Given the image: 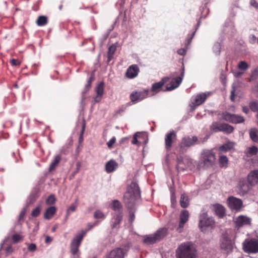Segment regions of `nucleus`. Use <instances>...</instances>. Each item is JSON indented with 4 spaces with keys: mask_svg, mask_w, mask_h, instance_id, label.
Instances as JSON below:
<instances>
[{
    "mask_svg": "<svg viewBox=\"0 0 258 258\" xmlns=\"http://www.w3.org/2000/svg\"><path fill=\"white\" fill-rule=\"evenodd\" d=\"M140 190L138 184L132 182L123 196V202L129 210H133L136 200L140 197Z\"/></svg>",
    "mask_w": 258,
    "mask_h": 258,
    "instance_id": "1",
    "label": "nucleus"
},
{
    "mask_svg": "<svg viewBox=\"0 0 258 258\" xmlns=\"http://www.w3.org/2000/svg\"><path fill=\"white\" fill-rule=\"evenodd\" d=\"M177 258H196L195 248L189 243L180 244L176 250Z\"/></svg>",
    "mask_w": 258,
    "mask_h": 258,
    "instance_id": "2",
    "label": "nucleus"
},
{
    "mask_svg": "<svg viewBox=\"0 0 258 258\" xmlns=\"http://www.w3.org/2000/svg\"><path fill=\"white\" fill-rule=\"evenodd\" d=\"M168 233V229L166 227L160 228L154 234L146 235L143 241L147 244H153L163 240Z\"/></svg>",
    "mask_w": 258,
    "mask_h": 258,
    "instance_id": "3",
    "label": "nucleus"
},
{
    "mask_svg": "<svg viewBox=\"0 0 258 258\" xmlns=\"http://www.w3.org/2000/svg\"><path fill=\"white\" fill-rule=\"evenodd\" d=\"M242 248L244 252L248 253L258 252V239L255 238H246L242 243Z\"/></svg>",
    "mask_w": 258,
    "mask_h": 258,
    "instance_id": "4",
    "label": "nucleus"
},
{
    "mask_svg": "<svg viewBox=\"0 0 258 258\" xmlns=\"http://www.w3.org/2000/svg\"><path fill=\"white\" fill-rule=\"evenodd\" d=\"M209 138L208 136H206L203 140L202 139L199 140L196 136L190 137L189 136H185L183 137L181 141L180 144V148L181 150L184 147H190L195 145L196 144H200L201 143H204Z\"/></svg>",
    "mask_w": 258,
    "mask_h": 258,
    "instance_id": "5",
    "label": "nucleus"
},
{
    "mask_svg": "<svg viewBox=\"0 0 258 258\" xmlns=\"http://www.w3.org/2000/svg\"><path fill=\"white\" fill-rule=\"evenodd\" d=\"M215 225V221L212 217H209L207 213L200 214L199 217V227L202 231H204L206 227L213 228Z\"/></svg>",
    "mask_w": 258,
    "mask_h": 258,
    "instance_id": "6",
    "label": "nucleus"
},
{
    "mask_svg": "<svg viewBox=\"0 0 258 258\" xmlns=\"http://www.w3.org/2000/svg\"><path fill=\"white\" fill-rule=\"evenodd\" d=\"M87 231H82L81 234L77 235L72 240L71 243V252L73 255H76L78 252L79 247Z\"/></svg>",
    "mask_w": 258,
    "mask_h": 258,
    "instance_id": "7",
    "label": "nucleus"
},
{
    "mask_svg": "<svg viewBox=\"0 0 258 258\" xmlns=\"http://www.w3.org/2000/svg\"><path fill=\"white\" fill-rule=\"evenodd\" d=\"M220 248L227 252H231L233 245L230 237L227 233L222 234L220 238Z\"/></svg>",
    "mask_w": 258,
    "mask_h": 258,
    "instance_id": "8",
    "label": "nucleus"
},
{
    "mask_svg": "<svg viewBox=\"0 0 258 258\" xmlns=\"http://www.w3.org/2000/svg\"><path fill=\"white\" fill-rule=\"evenodd\" d=\"M227 204L228 207L232 211L239 212L243 207V202L240 199L233 196H230L228 198Z\"/></svg>",
    "mask_w": 258,
    "mask_h": 258,
    "instance_id": "9",
    "label": "nucleus"
},
{
    "mask_svg": "<svg viewBox=\"0 0 258 258\" xmlns=\"http://www.w3.org/2000/svg\"><path fill=\"white\" fill-rule=\"evenodd\" d=\"M222 117L226 121L234 124L242 123L244 121V119L242 116L231 114L227 111L222 113Z\"/></svg>",
    "mask_w": 258,
    "mask_h": 258,
    "instance_id": "10",
    "label": "nucleus"
},
{
    "mask_svg": "<svg viewBox=\"0 0 258 258\" xmlns=\"http://www.w3.org/2000/svg\"><path fill=\"white\" fill-rule=\"evenodd\" d=\"M202 160L205 166L209 167L212 166L216 160L215 154L210 150H205L202 154Z\"/></svg>",
    "mask_w": 258,
    "mask_h": 258,
    "instance_id": "11",
    "label": "nucleus"
},
{
    "mask_svg": "<svg viewBox=\"0 0 258 258\" xmlns=\"http://www.w3.org/2000/svg\"><path fill=\"white\" fill-rule=\"evenodd\" d=\"M168 80V78H163L160 81L152 84L151 89L150 90V92L152 93L151 95H155L161 91L165 92L164 85Z\"/></svg>",
    "mask_w": 258,
    "mask_h": 258,
    "instance_id": "12",
    "label": "nucleus"
},
{
    "mask_svg": "<svg viewBox=\"0 0 258 258\" xmlns=\"http://www.w3.org/2000/svg\"><path fill=\"white\" fill-rule=\"evenodd\" d=\"M176 134L174 131H170L165 135V148L167 151L171 149L172 145L176 140Z\"/></svg>",
    "mask_w": 258,
    "mask_h": 258,
    "instance_id": "13",
    "label": "nucleus"
},
{
    "mask_svg": "<svg viewBox=\"0 0 258 258\" xmlns=\"http://www.w3.org/2000/svg\"><path fill=\"white\" fill-rule=\"evenodd\" d=\"M127 250L118 247L111 250L106 255V258H124L126 254Z\"/></svg>",
    "mask_w": 258,
    "mask_h": 258,
    "instance_id": "14",
    "label": "nucleus"
},
{
    "mask_svg": "<svg viewBox=\"0 0 258 258\" xmlns=\"http://www.w3.org/2000/svg\"><path fill=\"white\" fill-rule=\"evenodd\" d=\"M181 77H177L173 80H172L170 83L166 85V87L165 88L164 91H171L175 88H177L180 83H181L182 77L184 76V69H182V72L181 74Z\"/></svg>",
    "mask_w": 258,
    "mask_h": 258,
    "instance_id": "15",
    "label": "nucleus"
},
{
    "mask_svg": "<svg viewBox=\"0 0 258 258\" xmlns=\"http://www.w3.org/2000/svg\"><path fill=\"white\" fill-rule=\"evenodd\" d=\"M237 188L238 194L240 196H244L247 193L250 189L249 184H248L244 179H240L238 182Z\"/></svg>",
    "mask_w": 258,
    "mask_h": 258,
    "instance_id": "16",
    "label": "nucleus"
},
{
    "mask_svg": "<svg viewBox=\"0 0 258 258\" xmlns=\"http://www.w3.org/2000/svg\"><path fill=\"white\" fill-rule=\"evenodd\" d=\"M139 72V68L137 65L133 64L127 69L125 75L128 79H134L136 77Z\"/></svg>",
    "mask_w": 258,
    "mask_h": 258,
    "instance_id": "17",
    "label": "nucleus"
},
{
    "mask_svg": "<svg viewBox=\"0 0 258 258\" xmlns=\"http://www.w3.org/2000/svg\"><path fill=\"white\" fill-rule=\"evenodd\" d=\"M189 219V213L187 210H182L180 216H179V226L177 229L178 230L179 229H182L183 228L184 224Z\"/></svg>",
    "mask_w": 258,
    "mask_h": 258,
    "instance_id": "18",
    "label": "nucleus"
},
{
    "mask_svg": "<svg viewBox=\"0 0 258 258\" xmlns=\"http://www.w3.org/2000/svg\"><path fill=\"white\" fill-rule=\"evenodd\" d=\"M249 184L252 186L258 183V170L251 171L247 176Z\"/></svg>",
    "mask_w": 258,
    "mask_h": 258,
    "instance_id": "19",
    "label": "nucleus"
},
{
    "mask_svg": "<svg viewBox=\"0 0 258 258\" xmlns=\"http://www.w3.org/2000/svg\"><path fill=\"white\" fill-rule=\"evenodd\" d=\"M250 223V219L248 217L241 215L238 216L235 221L236 227L239 228L245 225H248Z\"/></svg>",
    "mask_w": 258,
    "mask_h": 258,
    "instance_id": "20",
    "label": "nucleus"
},
{
    "mask_svg": "<svg viewBox=\"0 0 258 258\" xmlns=\"http://www.w3.org/2000/svg\"><path fill=\"white\" fill-rule=\"evenodd\" d=\"M216 215L220 218L225 215L226 210L225 208L220 204H215L213 206Z\"/></svg>",
    "mask_w": 258,
    "mask_h": 258,
    "instance_id": "21",
    "label": "nucleus"
},
{
    "mask_svg": "<svg viewBox=\"0 0 258 258\" xmlns=\"http://www.w3.org/2000/svg\"><path fill=\"white\" fill-rule=\"evenodd\" d=\"M150 90L148 89H140L134 91L130 95V97H144L149 95Z\"/></svg>",
    "mask_w": 258,
    "mask_h": 258,
    "instance_id": "22",
    "label": "nucleus"
},
{
    "mask_svg": "<svg viewBox=\"0 0 258 258\" xmlns=\"http://www.w3.org/2000/svg\"><path fill=\"white\" fill-rule=\"evenodd\" d=\"M122 214L119 212L115 214L111 220V226L112 228L118 227L122 219Z\"/></svg>",
    "mask_w": 258,
    "mask_h": 258,
    "instance_id": "23",
    "label": "nucleus"
},
{
    "mask_svg": "<svg viewBox=\"0 0 258 258\" xmlns=\"http://www.w3.org/2000/svg\"><path fill=\"white\" fill-rule=\"evenodd\" d=\"M117 166L118 164L115 161L110 160L106 163L105 170L107 173H111L116 169Z\"/></svg>",
    "mask_w": 258,
    "mask_h": 258,
    "instance_id": "24",
    "label": "nucleus"
},
{
    "mask_svg": "<svg viewBox=\"0 0 258 258\" xmlns=\"http://www.w3.org/2000/svg\"><path fill=\"white\" fill-rule=\"evenodd\" d=\"M56 210V208L54 206L48 208L44 214V219L48 220L51 219L55 214Z\"/></svg>",
    "mask_w": 258,
    "mask_h": 258,
    "instance_id": "25",
    "label": "nucleus"
},
{
    "mask_svg": "<svg viewBox=\"0 0 258 258\" xmlns=\"http://www.w3.org/2000/svg\"><path fill=\"white\" fill-rule=\"evenodd\" d=\"M258 152V148L254 146L248 147L245 151L244 153L247 157H251L255 155Z\"/></svg>",
    "mask_w": 258,
    "mask_h": 258,
    "instance_id": "26",
    "label": "nucleus"
},
{
    "mask_svg": "<svg viewBox=\"0 0 258 258\" xmlns=\"http://www.w3.org/2000/svg\"><path fill=\"white\" fill-rule=\"evenodd\" d=\"M234 130L233 126L226 123H222V128L221 132H223L226 134H230L232 133Z\"/></svg>",
    "mask_w": 258,
    "mask_h": 258,
    "instance_id": "27",
    "label": "nucleus"
},
{
    "mask_svg": "<svg viewBox=\"0 0 258 258\" xmlns=\"http://www.w3.org/2000/svg\"><path fill=\"white\" fill-rule=\"evenodd\" d=\"M249 137L251 140L258 143V130L256 128H252L249 130Z\"/></svg>",
    "mask_w": 258,
    "mask_h": 258,
    "instance_id": "28",
    "label": "nucleus"
},
{
    "mask_svg": "<svg viewBox=\"0 0 258 258\" xmlns=\"http://www.w3.org/2000/svg\"><path fill=\"white\" fill-rule=\"evenodd\" d=\"M207 98H195L194 100L190 104V106L192 109H194L197 106L202 104L204 103Z\"/></svg>",
    "mask_w": 258,
    "mask_h": 258,
    "instance_id": "29",
    "label": "nucleus"
},
{
    "mask_svg": "<svg viewBox=\"0 0 258 258\" xmlns=\"http://www.w3.org/2000/svg\"><path fill=\"white\" fill-rule=\"evenodd\" d=\"M222 123H220L218 121L213 122L210 125V130L214 132H221L222 128Z\"/></svg>",
    "mask_w": 258,
    "mask_h": 258,
    "instance_id": "30",
    "label": "nucleus"
},
{
    "mask_svg": "<svg viewBox=\"0 0 258 258\" xmlns=\"http://www.w3.org/2000/svg\"><path fill=\"white\" fill-rule=\"evenodd\" d=\"M180 205L181 207L183 208H187L189 205L188 197L185 196L184 194H182L181 196Z\"/></svg>",
    "mask_w": 258,
    "mask_h": 258,
    "instance_id": "31",
    "label": "nucleus"
},
{
    "mask_svg": "<svg viewBox=\"0 0 258 258\" xmlns=\"http://www.w3.org/2000/svg\"><path fill=\"white\" fill-rule=\"evenodd\" d=\"M219 163L220 167L226 168L228 164V158L225 155H221L219 157Z\"/></svg>",
    "mask_w": 258,
    "mask_h": 258,
    "instance_id": "32",
    "label": "nucleus"
},
{
    "mask_svg": "<svg viewBox=\"0 0 258 258\" xmlns=\"http://www.w3.org/2000/svg\"><path fill=\"white\" fill-rule=\"evenodd\" d=\"M61 160V157L59 155H57L55 156L54 160L51 163L49 166V170L52 171L57 166L58 164L59 163Z\"/></svg>",
    "mask_w": 258,
    "mask_h": 258,
    "instance_id": "33",
    "label": "nucleus"
},
{
    "mask_svg": "<svg viewBox=\"0 0 258 258\" xmlns=\"http://www.w3.org/2000/svg\"><path fill=\"white\" fill-rule=\"evenodd\" d=\"M111 208L114 211H119L121 209L122 205L118 200H115L112 201Z\"/></svg>",
    "mask_w": 258,
    "mask_h": 258,
    "instance_id": "34",
    "label": "nucleus"
},
{
    "mask_svg": "<svg viewBox=\"0 0 258 258\" xmlns=\"http://www.w3.org/2000/svg\"><path fill=\"white\" fill-rule=\"evenodd\" d=\"M116 49V46L115 45H112L109 47L107 54L108 62L111 60Z\"/></svg>",
    "mask_w": 258,
    "mask_h": 258,
    "instance_id": "35",
    "label": "nucleus"
},
{
    "mask_svg": "<svg viewBox=\"0 0 258 258\" xmlns=\"http://www.w3.org/2000/svg\"><path fill=\"white\" fill-rule=\"evenodd\" d=\"M94 217L98 220H102L106 218V216L102 211L97 210L94 213Z\"/></svg>",
    "mask_w": 258,
    "mask_h": 258,
    "instance_id": "36",
    "label": "nucleus"
},
{
    "mask_svg": "<svg viewBox=\"0 0 258 258\" xmlns=\"http://www.w3.org/2000/svg\"><path fill=\"white\" fill-rule=\"evenodd\" d=\"M104 83L100 82L97 85L96 88V92L98 96H101L103 94Z\"/></svg>",
    "mask_w": 258,
    "mask_h": 258,
    "instance_id": "37",
    "label": "nucleus"
},
{
    "mask_svg": "<svg viewBox=\"0 0 258 258\" xmlns=\"http://www.w3.org/2000/svg\"><path fill=\"white\" fill-rule=\"evenodd\" d=\"M36 22L38 26L45 25L47 23V18L45 16H39Z\"/></svg>",
    "mask_w": 258,
    "mask_h": 258,
    "instance_id": "38",
    "label": "nucleus"
},
{
    "mask_svg": "<svg viewBox=\"0 0 258 258\" xmlns=\"http://www.w3.org/2000/svg\"><path fill=\"white\" fill-rule=\"evenodd\" d=\"M141 135L142 134L141 133H136L133 136V139L132 141V143L134 145H137L138 146H140L141 145V143L138 140V138H140Z\"/></svg>",
    "mask_w": 258,
    "mask_h": 258,
    "instance_id": "39",
    "label": "nucleus"
},
{
    "mask_svg": "<svg viewBox=\"0 0 258 258\" xmlns=\"http://www.w3.org/2000/svg\"><path fill=\"white\" fill-rule=\"evenodd\" d=\"M248 67V64L244 61H240L238 64V69L242 71L247 70Z\"/></svg>",
    "mask_w": 258,
    "mask_h": 258,
    "instance_id": "40",
    "label": "nucleus"
},
{
    "mask_svg": "<svg viewBox=\"0 0 258 258\" xmlns=\"http://www.w3.org/2000/svg\"><path fill=\"white\" fill-rule=\"evenodd\" d=\"M258 78V67L255 68L251 73V75L249 78L250 82Z\"/></svg>",
    "mask_w": 258,
    "mask_h": 258,
    "instance_id": "41",
    "label": "nucleus"
},
{
    "mask_svg": "<svg viewBox=\"0 0 258 258\" xmlns=\"http://www.w3.org/2000/svg\"><path fill=\"white\" fill-rule=\"evenodd\" d=\"M86 127V121L85 119H83V122H82V130L80 133V135L79 137V141L80 143H81L83 141V134L85 132Z\"/></svg>",
    "mask_w": 258,
    "mask_h": 258,
    "instance_id": "42",
    "label": "nucleus"
},
{
    "mask_svg": "<svg viewBox=\"0 0 258 258\" xmlns=\"http://www.w3.org/2000/svg\"><path fill=\"white\" fill-rule=\"evenodd\" d=\"M249 107L252 111L258 113V101L251 102L249 104Z\"/></svg>",
    "mask_w": 258,
    "mask_h": 258,
    "instance_id": "43",
    "label": "nucleus"
},
{
    "mask_svg": "<svg viewBox=\"0 0 258 258\" xmlns=\"http://www.w3.org/2000/svg\"><path fill=\"white\" fill-rule=\"evenodd\" d=\"M213 51L216 55H219L220 52L221 45L219 43H216L213 47Z\"/></svg>",
    "mask_w": 258,
    "mask_h": 258,
    "instance_id": "44",
    "label": "nucleus"
},
{
    "mask_svg": "<svg viewBox=\"0 0 258 258\" xmlns=\"http://www.w3.org/2000/svg\"><path fill=\"white\" fill-rule=\"evenodd\" d=\"M40 212L41 208L40 206H38L32 211L31 215L33 217H37L39 215Z\"/></svg>",
    "mask_w": 258,
    "mask_h": 258,
    "instance_id": "45",
    "label": "nucleus"
},
{
    "mask_svg": "<svg viewBox=\"0 0 258 258\" xmlns=\"http://www.w3.org/2000/svg\"><path fill=\"white\" fill-rule=\"evenodd\" d=\"M27 249L29 252H34L37 249V246L35 243H26Z\"/></svg>",
    "mask_w": 258,
    "mask_h": 258,
    "instance_id": "46",
    "label": "nucleus"
},
{
    "mask_svg": "<svg viewBox=\"0 0 258 258\" xmlns=\"http://www.w3.org/2000/svg\"><path fill=\"white\" fill-rule=\"evenodd\" d=\"M55 202V198L52 195L49 196L46 200V203L47 205H52Z\"/></svg>",
    "mask_w": 258,
    "mask_h": 258,
    "instance_id": "47",
    "label": "nucleus"
},
{
    "mask_svg": "<svg viewBox=\"0 0 258 258\" xmlns=\"http://www.w3.org/2000/svg\"><path fill=\"white\" fill-rule=\"evenodd\" d=\"M22 236L18 234H15L12 236V240L14 243H17L22 239Z\"/></svg>",
    "mask_w": 258,
    "mask_h": 258,
    "instance_id": "48",
    "label": "nucleus"
},
{
    "mask_svg": "<svg viewBox=\"0 0 258 258\" xmlns=\"http://www.w3.org/2000/svg\"><path fill=\"white\" fill-rule=\"evenodd\" d=\"M94 80V77L93 75H91V76L89 78L87 84L85 86V90L86 91L88 90L90 88L92 82Z\"/></svg>",
    "mask_w": 258,
    "mask_h": 258,
    "instance_id": "49",
    "label": "nucleus"
},
{
    "mask_svg": "<svg viewBox=\"0 0 258 258\" xmlns=\"http://www.w3.org/2000/svg\"><path fill=\"white\" fill-rule=\"evenodd\" d=\"M116 142V138L115 137H112L107 143V145L109 149H111Z\"/></svg>",
    "mask_w": 258,
    "mask_h": 258,
    "instance_id": "50",
    "label": "nucleus"
},
{
    "mask_svg": "<svg viewBox=\"0 0 258 258\" xmlns=\"http://www.w3.org/2000/svg\"><path fill=\"white\" fill-rule=\"evenodd\" d=\"M77 206L78 205L77 203L72 204L68 208L67 213H69V212H73L75 211L77 209Z\"/></svg>",
    "mask_w": 258,
    "mask_h": 258,
    "instance_id": "51",
    "label": "nucleus"
},
{
    "mask_svg": "<svg viewBox=\"0 0 258 258\" xmlns=\"http://www.w3.org/2000/svg\"><path fill=\"white\" fill-rule=\"evenodd\" d=\"M132 100L131 101V102H130L128 104V105H131L132 104H134L141 100H142V99L144 98H139V97H138V98H132Z\"/></svg>",
    "mask_w": 258,
    "mask_h": 258,
    "instance_id": "52",
    "label": "nucleus"
},
{
    "mask_svg": "<svg viewBox=\"0 0 258 258\" xmlns=\"http://www.w3.org/2000/svg\"><path fill=\"white\" fill-rule=\"evenodd\" d=\"M212 95V92H203L199 93L197 97H208L209 96Z\"/></svg>",
    "mask_w": 258,
    "mask_h": 258,
    "instance_id": "53",
    "label": "nucleus"
},
{
    "mask_svg": "<svg viewBox=\"0 0 258 258\" xmlns=\"http://www.w3.org/2000/svg\"><path fill=\"white\" fill-rule=\"evenodd\" d=\"M38 197V191L36 190L35 192H33L30 195V198H32L34 201L36 200Z\"/></svg>",
    "mask_w": 258,
    "mask_h": 258,
    "instance_id": "54",
    "label": "nucleus"
},
{
    "mask_svg": "<svg viewBox=\"0 0 258 258\" xmlns=\"http://www.w3.org/2000/svg\"><path fill=\"white\" fill-rule=\"evenodd\" d=\"M229 149H230V148H229L228 145H227V144L223 145L221 146L219 148V150L220 151H224V152H226Z\"/></svg>",
    "mask_w": 258,
    "mask_h": 258,
    "instance_id": "55",
    "label": "nucleus"
},
{
    "mask_svg": "<svg viewBox=\"0 0 258 258\" xmlns=\"http://www.w3.org/2000/svg\"><path fill=\"white\" fill-rule=\"evenodd\" d=\"M76 167H77V168H76V171H74L72 174L73 176H74L76 174H77V173L79 172V171L80 169V168H81V163L80 162H77L76 164Z\"/></svg>",
    "mask_w": 258,
    "mask_h": 258,
    "instance_id": "56",
    "label": "nucleus"
},
{
    "mask_svg": "<svg viewBox=\"0 0 258 258\" xmlns=\"http://www.w3.org/2000/svg\"><path fill=\"white\" fill-rule=\"evenodd\" d=\"M130 220L131 222H132L135 218V216L134 213L132 212L133 210H130Z\"/></svg>",
    "mask_w": 258,
    "mask_h": 258,
    "instance_id": "57",
    "label": "nucleus"
},
{
    "mask_svg": "<svg viewBox=\"0 0 258 258\" xmlns=\"http://www.w3.org/2000/svg\"><path fill=\"white\" fill-rule=\"evenodd\" d=\"M186 50L184 48H181L177 50V53L179 55H184L185 54Z\"/></svg>",
    "mask_w": 258,
    "mask_h": 258,
    "instance_id": "58",
    "label": "nucleus"
},
{
    "mask_svg": "<svg viewBox=\"0 0 258 258\" xmlns=\"http://www.w3.org/2000/svg\"><path fill=\"white\" fill-rule=\"evenodd\" d=\"M11 63L12 66H17L20 64V62L19 61V60L15 59H12L11 60Z\"/></svg>",
    "mask_w": 258,
    "mask_h": 258,
    "instance_id": "59",
    "label": "nucleus"
},
{
    "mask_svg": "<svg viewBox=\"0 0 258 258\" xmlns=\"http://www.w3.org/2000/svg\"><path fill=\"white\" fill-rule=\"evenodd\" d=\"M250 5L254 7L255 8H258V4L256 3V2L255 0H251L250 1Z\"/></svg>",
    "mask_w": 258,
    "mask_h": 258,
    "instance_id": "60",
    "label": "nucleus"
},
{
    "mask_svg": "<svg viewBox=\"0 0 258 258\" xmlns=\"http://www.w3.org/2000/svg\"><path fill=\"white\" fill-rule=\"evenodd\" d=\"M52 241V238L49 236H46L45 237V242L46 243H50L51 241Z\"/></svg>",
    "mask_w": 258,
    "mask_h": 258,
    "instance_id": "61",
    "label": "nucleus"
},
{
    "mask_svg": "<svg viewBox=\"0 0 258 258\" xmlns=\"http://www.w3.org/2000/svg\"><path fill=\"white\" fill-rule=\"evenodd\" d=\"M25 215V210H23V211H21V213L20 214L19 219L21 220V219H23L24 218Z\"/></svg>",
    "mask_w": 258,
    "mask_h": 258,
    "instance_id": "62",
    "label": "nucleus"
},
{
    "mask_svg": "<svg viewBox=\"0 0 258 258\" xmlns=\"http://www.w3.org/2000/svg\"><path fill=\"white\" fill-rule=\"evenodd\" d=\"M256 39V37L254 35H251L250 36V42L251 43H254Z\"/></svg>",
    "mask_w": 258,
    "mask_h": 258,
    "instance_id": "63",
    "label": "nucleus"
},
{
    "mask_svg": "<svg viewBox=\"0 0 258 258\" xmlns=\"http://www.w3.org/2000/svg\"><path fill=\"white\" fill-rule=\"evenodd\" d=\"M242 111L243 112L247 114L249 112V108L247 106H243L242 107Z\"/></svg>",
    "mask_w": 258,
    "mask_h": 258,
    "instance_id": "64",
    "label": "nucleus"
}]
</instances>
